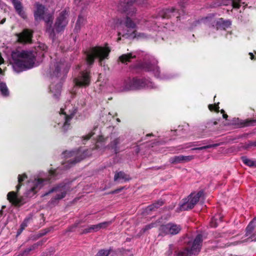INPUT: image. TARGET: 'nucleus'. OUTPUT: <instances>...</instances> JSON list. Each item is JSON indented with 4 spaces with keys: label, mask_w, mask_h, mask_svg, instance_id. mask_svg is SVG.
<instances>
[{
    "label": "nucleus",
    "mask_w": 256,
    "mask_h": 256,
    "mask_svg": "<svg viewBox=\"0 0 256 256\" xmlns=\"http://www.w3.org/2000/svg\"><path fill=\"white\" fill-rule=\"evenodd\" d=\"M36 10L34 12V18L36 20H43L46 24V32L50 36H54V30L57 32L64 30L68 20V14L66 10L62 11L57 18L54 28L52 26L53 13H48L44 6L38 3L36 4Z\"/></svg>",
    "instance_id": "f257e3e1"
},
{
    "label": "nucleus",
    "mask_w": 256,
    "mask_h": 256,
    "mask_svg": "<svg viewBox=\"0 0 256 256\" xmlns=\"http://www.w3.org/2000/svg\"><path fill=\"white\" fill-rule=\"evenodd\" d=\"M36 52L31 51H16L12 54L10 63L16 72H19L36 66L35 64Z\"/></svg>",
    "instance_id": "f03ea898"
},
{
    "label": "nucleus",
    "mask_w": 256,
    "mask_h": 256,
    "mask_svg": "<svg viewBox=\"0 0 256 256\" xmlns=\"http://www.w3.org/2000/svg\"><path fill=\"white\" fill-rule=\"evenodd\" d=\"M68 68L66 64L61 62H54L50 66V72L52 79L56 78V81L52 83L50 86V90L53 94V97L58 98L60 96L62 88V83L58 78L62 74L66 73Z\"/></svg>",
    "instance_id": "7ed1b4c3"
},
{
    "label": "nucleus",
    "mask_w": 256,
    "mask_h": 256,
    "mask_svg": "<svg viewBox=\"0 0 256 256\" xmlns=\"http://www.w3.org/2000/svg\"><path fill=\"white\" fill-rule=\"evenodd\" d=\"M110 50L108 48L96 46L92 48L86 54V61L88 64H92L94 59H98L100 64H102V61L108 59Z\"/></svg>",
    "instance_id": "20e7f679"
},
{
    "label": "nucleus",
    "mask_w": 256,
    "mask_h": 256,
    "mask_svg": "<svg viewBox=\"0 0 256 256\" xmlns=\"http://www.w3.org/2000/svg\"><path fill=\"white\" fill-rule=\"evenodd\" d=\"M202 241V236L198 234L192 243L188 244V248L178 252L176 256H196L200 251Z\"/></svg>",
    "instance_id": "39448f33"
},
{
    "label": "nucleus",
    "mask_w": 256,
    "mask_h": 256,
    "mask_svg": "<svg viewBox=\"0 0 256 256\" xmlns=\"http://www.w3.org/2000/svg\"><path fill=\"white\" fill-rule=\"evenodd\" d=\"M86 152H82L80 150L65 152L64 154L68 160L63 164L64 166L66 168H68L72 165L80 162L87 156V154H86Z\"/></svg>",
    "instance_id": "423d86ee"
},
{
    "label": "nucleus",
    "mask_w": 256,
    "mask_h": 256,
    "mask_svg": "<svg viewBox=\"0 0 256 256\" xmlns=\"http://www.w3.org/2000/svg\"><path fill=\"white\" fill-rule=\"evenodd\" d=\"M136 2L138 4H143L144 3L145 0H121L120 5L124 6V10L127 12V18L125 22L126 26L128 28H134L136 27V24L128 17L132 16L136 12V9L132 7H130L131 4Z\"/></svg>",
    "instance_id": "0eeeda50"
},
{
    "label": "nucleus",
    "mask_w": 256,
    "mask_h": 256,
    "mask_svg": "<svg viewBox=\"0 0 256 256\" xmlns=\"http://www.w3.org/2000/svg\"><path fill=\"white\" fill-rule=\"evenodd\" d=\"M143 88H156V86L152 82L146 79H138L133 78L128 80L126 83L124 88V90L135 89H140Z\"/></svg>",
    "instance_id": "6e6552de"
},
{
    "label": "nucleus",
    "mask_w": 256,
    "mask_h": 256,
    "mask_svg": "<svg viewBox=\"0 0 256 256\" xmlns=\"http://www.w3.org/2000/svg\"><path fill=\"white\" fill-rule=\"evenodd\" d=\"M141 68L146 71L152 72L155 76L160 79L168 80L170 78V77L167 76L160 75V68L157 66V61L154 58H151L149 60H145L141 64Z\"/></svg>",
    "instance_id": "1a4fd4ad"
},
{
    "label": "nucleus",
    "mask_w": 256,
    "mask_h": 256,
    "mask_svg": "<svg viewBox=\"0 0 256 256\" xmlns=\"http://www.w3.org/2000/svg\"><path fill=\"white\" fill-rule=\"evenodd\" d=\"M55 171L50 170L49 172V175L48 178L46 179L38 178L35 179L32 182H30V184L31 186L30 190L28 191V194L31 196L30 192H32V195L36 192L45 184H46L48 181L55 176Z\"/></svg>",
    "instance_id": "9d476101"
},
{
    "label": "nucleus",
    "mask_w": 256,
    "mask_h": 256,
    "mask_svg": "<svg viewBox=\"0 0 256 256\" xmlns=\"http://www.w3.org/2000/svg\"><path fill=\"white\" fill-rule=\"evenodd\" d=\"M202 194V192H199L196 194H190L188 198V200H184V202L180 205V210H188L193 208Z\"/></svg>",
    "instance_id": "9b49d317"
},
{
    "label": "nucleus",
    "mask_w": 256,
    "mask_h": 256,
    "mask_svg": "<svg viewBox=\"0 0 256 256\" xmlns=\"http://www.w3.org/2000/svg\"><path fill=\"white\" fill-rule=\"evenodd\" d=\"M70 187L69 184H60L53 188L49 193L54 192V196L52 201L58 200L65 197L66 194L70 190Z\"/></svg>",
    "instance_id": "f8f14e48"
},
{
    "label": "nucleus",
    "mask_w": 256,
    "mask_h": 256,
    "mask_svg": "<svg viewBox=\"0 0 256 256\" xmlns=\"http://www.w3.org/2000/svg\"><path fill=\"white\" fill-rule=\"evenodd\" d=\"M182 228L180 225L168 223L162 225L160 228V235L164 236L167 234H176L180 231Z\"/></svg>",
    "instance_id": "ddd939ff"
},
{
    "label": "nucleus",
    "mask_w": 256,
    "mask_h": 256,
    "mask_svg": "<svg viewBox=\"0 0 256 256\" xmlns=\"http://www.w3.org/2000/svg\"><path fill=\"white\" fill-rule=\"evenodd\" d=\"M75 84L78 86L86 87L90 84V76L88 72H82L74 80Z\"/></svg>",
    "instance_id": "4468645a"
},
{
    "label": "nucleus",
    "mask_w": 256,
    "mask_h": 256,
    "mask_svg": "<svg viewBox=\"0 0 256 256\" xmlns=\"http://www.w3.org/2000/svg\"><path fill=\"white\" fill-rule=\"evenodd\" d=\"M111 222H104L95 225H91L88 228H84L82 233L88 234L96 232L100 229L106 228L111 224Z\"/></svg>",
    "instance_id": "2eb2a0df"
},
{
    "label": "nucleus",
    "mask_w": 256,
    "mask_h": 256,
    "mask_svg": "<svg viewBox=\"0 0 256 256\" xmlns=\"http://www.w3.org/2000/svg\"><path fill=\"white\" fill-rule=\"evenodd\" d=\"M194 158V156H183L178 155L171 157L169 162L171 164H178L188 162L192 160Z\"/></svg>",
    "instance_id": "dca6fc26"
},
{
    "label": "nucleus",
    "mask_w": 256,
    "mask_h": 256,
    "mask_svg": "<svg viewBox=\"0 0 256 256\" xmlns=\"http://www.w3.org/2000/svg\"><path fill=\"white\" fill-rule=\"evenodd\" d=\"M60 116L64 122L62 124V128L64 130H66L70 126V121L72 118L74 113L70 114H67L66 112H64V110L61 108Z\"/></svg>",
    "instance_id": "f3484780"
},
{
    "label": "nucleus",
    "mask_w": 256,
    "mask_h": 256,
    "mask_svg": "<svg viewBox=\"0 0 256 256\" xmlns=\"http://www.w3.org/2000/svg\"><path fill=\"white\" fill-rule=\"evenodd\" d=\"M213 26L215 27L216 30L222 29L226 30L230 26L232 23L229 20H224L222 18H220L217 20L212 22Z\"/></svg>",
    "instance_id": "a211bd4d"
},
{
    "label": "nucleus",
    "mask_w": 256,
    "mask_h": 256,
    "mask_svg": "<svg viewBox=\"0 0 256 256\" xmlns=\"http://www.w3.org/2000/svg\"><path fill=\"white\" fill-rule=\"evenodd\" d=\"M32 38V32L28 30H24L18 35V39L22 42H30Z\"/></svg>",
    "instance_id": "6ab92c4d"
},
{
    "label": "nucleus",
    "mask_w": 256,
    "mask_h": 256,
    "mask_svg": "<svg viewBox=\"0 0 256 256\" xmlns=\"http://www.w3.org/2000/svg\"><path fill=\"white\" fill-rule=\"evenodd\" d=\"M8 199L14 205H19L22 202V198H18L17 194L14 192H11L8 194Z\"/></svg>",
    "instance_id": "aec40b11"
},
{
    "label": "nucleus",
    "mask_w": 256,
    "mask_h": 256,
    "mask_svg": "<svg viewBox=\"0 0 256 256\" xmlns=\"http://www.w3.org/2000/svg\"><path fill=\"white\" fill-rule=\"evenodd\" d=\"M130 179L129 176L122 172H116L114 176V180L115 182H126Z\"/></svg>",
    "instance_id": "412c9836"
},
{
    "label": "nucleus",
    "mask_w": 256,
    "mask_h": 256,
    "mask_svg": "<svg viewBox=\"0 0 256 256\" xmlns=\"http://www.w3.org/2000/svg\"><path fill=\"white\" fill-rule=\"evenodd\" d=\"M12 4L18 14L23 18H24L25 14L22 10L21 2L18 0H12Z\"/></svg>",
    "instance_id": "4be33fe9"
},
{
    "label": "nucleus",
    "mask_w": 256,
    "mask_h": 256,
    "mask_svg": "<svg viewBox=\"0 0 256 256\" xmlns=\"http://www.w3.org/2000/svg\"><path fill=\"white\" fill-rule=\"evenodd\" d=\"M120 142V138H114L111 140L110 144L108 145V146L110 148L114 150L115 153H117L118 152V145Z\"/></svg>",
    "instance_id": "5701e85b"
},
{
    "label": "nucleus",
    "mask_w": 256,
    "mask_h": 256,
    "mask_svg": "<svg viewBox=\"0 0 256 256\" xmlns=\"http://www.w3.org/2000/svg\"><path fill=\"white\" fill-rule=\"evenodd\" d=\"M136 58V56L132 53H130L122 55L119 57V60L122 62L126 64L128 62H130L132 59Z\"/></svg>",
    "instance_id": "b1692460"
},
{
    "label": "nucleus",
    "mask_w": 256,
    "mask_h": 256,
    "mask_svg": "<svg viewBox=\"0 0 256 256\" xmlns=\"http://www.w3.org/2000/svg\"><path fill=\"white\" fill-rule=\"evenodd\" d=\"M40 244V242H38L30 246V247L28 248L23 252L22 254V256H28L30 252L36 249Z\"/></svg>",
    "instance_id": "393cba45"
},
{
    "label": "nucleus",
    "mask_w": 256,
    "mask_h": 256,
    "mask_svg": "<svg viewBox=\"0 0 256 256\" xmlns=\"http://www.w3.org/2000/svg\"><path fill=\"white\" fill-rule=\"evenodd\" d=\"M0 91L4 96H8L9 94L8 87L4 82L0 83Z\"/></svg>",
    "instance_id": "a878e982"
},
{
    "label": "nucleus",
    "mask_w": 256,
    "mask_h": 256,
    "mask_svg": "<svg viewBox=\"0 0 256 256\" xmlns=\"http://www.w3.org/2000/svg\"><path fill=\"white\" fill-rule=\"evenodd\" d=\"M176 10L175 8H172L170 9H168L164 10V14L162 15L163 18H170L172 15L174 16L172 14Z\"/></svg>",
    "instance_id": "bb28decb"
},
{
    "label": "nucleus",
    "mask_w": 256,
    "mask_h": 256,
    "mask_svg": "<svg viewBox=\"0 0 256 256\" xmlns=\"http://www.w3.org/2000/svg\"><path fill=\"white\" fill-rule=\"evenodd\" d=\"M118 30H119L118 36L122 34V36H126V38H130V37L136 38V34L135 31L132 32V34H130L128 30L127 31V32H120V29H119Z\"/></svg>",
    "instance_id": "cd10ccee"
},
{
    "label": "nucleus",
    "mask_w": 256,
    "mask_h": 256,
    "mask_svg": "<svg viewBox=\"0 0 256 256\" xmlns=\"http://www.w3.org/2000/svg\"><path fill=\"white\" fill-rule=\"evenodd\" d=\"M164 202L162 200H158L157 202L149 206L147 208L148 210H154L156 208H157L160 206H162Z\"/></svg>",
    "instance_id": "c85d7f7f"
},
{
    "label": "nucleus",
    "mask_w": 256,
    "mask_h": 256,
    "mask_svg": "<svg viewBox=\"0 0 256 256\" xmlns=\"http://www.w3.org/2000/svg\"><path fill=\"white\" fill-rule=\"evenodd\" d=\"M242 161L244 164L250 166H256V161L252 160L250 159L247 158H246L243 157L242 158Z\"/></svg>",
    "instance_id": "c756f323"
},
{
    "label": "nucleus",
    "mask_w": 256,
    "mask_h": 256,
    "mask_svg": "<svg viewBox=\"0 0 256 256\" xmlns=\"http://www.w3.org/2000/svg\"><path fill=\"white\" fill-rule=\"evenodd\" d=\"M218 146H219L218 144H208V145L201 146V147L194 148L192 149V150H206V149L210 148H215Z\"/></svg>",
    "instance_id": "7c9ffc66"
},
{
    "label": "nucleus",
    "mask_w": 256,
    "mask_h": 256,
    "mask_svg": "<svg viewBox=\"0 0 256 256\" xmlns=\"http://www.w3.org/2000/svg\"><path fill=\"white\" fill-rule=\"evenodd\" d=\"M27 178V176L26 175L24 174L22 175H20L19 174L18 176V185L16 186V190H17L18 191V190L20 188L22 184H21V183L22 182L24 181V179H26V178Z\"/></svg>",
    "instance_id": "2f4dec72"
},
{
    "label": "nucleus",
    "mask_w": 256,
    "mask_h": 256,
    "mask_svg": "<svg viewBox=\"0 0 256 256\" xmlns=\"http://www.w3.org/2000/svg\"><path fill=\"white\" fill-rule=\"evenodd\" d=\"M84 22V18L80 16H78V20L76 22L74 30L78 32L80 28V24H82Z\"/></svg>",
    "instance_id": "473e14b6"
},
{
    "label": "nucleus",
    "mask_w": 256,
    "mask_h": 256,
    "mask_svg": "<svg viewBox=\"0 0 256 256\" xmlns=\"http://www.w3.org/2000/svg\"><path fill=\"white\" fill-rule=\"evenodd\" d=\"M256 220V218H254L253 221L252 222L247 226L246 228V236H248L250 234L254 226H252V224Z\"/></svg>",
    "instance_id": "72a5a7b5"
},
{
    "label": "nucleus",
    "mask_w": 256,
    "mask_h": 256,
    "mask_svg": "<svg viewBox=\"0 0 256 256\" xmlns=\"http://www.w3.org/2000/svg\"><path fill=\"white\" fill-rule=\"evenodd\" d=\"M110 254V250H101L96 254V256H108Z\"/></svg>",
    "instance_id": "f704fd0d"
},
{
    "label": "nucleus",
    "mask_w": 256,
    "mask_h": 256,
    "mask_svg": "<svg viewBox=\"0 0 256 256\" xmlns=\"http://www.w3.org/2000/svg\"><path fill=\"white\" fill-rule=\"evenodd\" d=\"M30 218H26L23 222L22 224L20 226V232H21L24 229V228L27 226V224L28 222L30 220Z\"/></svg>",
    "instance_id": "c9c22d12"
},
{
    "label": "nucleus",
    "mask_w": 256,
    "mask_h": 256,
    "mask_svg": "<svg viewBox=\"0 0 256 256\" xmlns=\"http://www.w3.org/2000/svg\"><path fill=\"white\" fill-rule=\"evenodd\" d=\"M94 133L92 132H90L88 133V134L86 135L85 136H84L82 137V140L86 141L88 140H89L94 134Z\"/></svg>",
    "instance_id": "e433bc0d"
},
{
    "label": "nucleus",
    "mask_w": 256,
    "mask_h": 256,
    "mask_svg": "<svg viewBox=\"0 0 256 256\" xmlns=\"http://www.w3.org/2000/svg\"><path fill=\"white\" fill-rule=\"evenodd\" d=\"M154 226L155 224L153 223L146 226L144 228L142 229L143 232H146V230L152 228L154 227Z\"/></svg>",
    "instance_id": "4c0bfd02"
},
{
    "label": "nucleus",
    "mask_w": 256,
    "mask_h": 256,
    "mask_svg": "<svg viewBox=\"0 0 256 256\" xmlns=\"http://www.w3.org/2000/svg\"><path fill=\"white\" fill-rule=\"evenodd\" d=\"M208 108H209L210 110H214L216 111H218L219 107L218 105L210 104L208 106Z\"/></svg>",
    "instance_id": "58836bf2"
},
{
    "label": "nucleus",
    "mask_w": 256,
    "mask_h": 256,
    "mask_svg": "<svg viewBox=\"0 0 256 256\" xmlns=\"http://www.w3.org/2000/svg\"><path fill=\"white\" fill-rule=\"evenodd\" d=\"M232 6L234 8H238L240 6L239 2L234 0L232 2Z\"/></svg>",
    "instance_id": "ea45409f"
},
{
    "label": "nucleus",
    "mask_w": 256,
    "mask_h": 256,
    "mask_svg": "<svg viewBox=\"0 0 256 256\" xmlns=\"http://www.w3.org/2000/svg\"><path fill=\"white\" fill-rule=\"evenodd\" d=\"M173 247H174V246L172 244H170L169 246V250H168V252H167L169 256H170L172 254Z\"/></svg>",
    "instance_id": "a19ab883"
},
{
    "label": "nucleus",
    "mask_w": 256,
    "mask_h": 256,
    "mask_svg": "<svg viewBox=\"0 0 256 256\" xmlns=\"http://www.w3.org/2000/svg\"><path fill=\"white\" fill-rule=\"evenodd\" d=\"M114 22V20H110L108 22V26H110V27L114 28H116V25H113L112 24Z\"/></svg>",
    "instance_id": "79ce46f5"
},
{
    "label": "nucleus",
    "mask_w": 256,
    "mask_h": 256,
    "mask_svg": "<svg viewBox=\"0 0 256 256\" xmlns=\"http://www.w3.org/2000/svg\"><path fill=\"white\" fill-rule=\"evenodd\" d=\"M146 38V36L143 33H140L137 36L138 38Z\"/></svg>",
    "instance_id": "37998d69"
},
{
    "label": "nucleus",
    "mask_w": 256,
    "mask_h": 256,
    "mask_svg": "<svg viewBox=\"0 0 256 256\" xmlns=\"http://www.w3.org/2000/svg\"><path fill=\"white\" fill-rule=\"evenodd\" d=\"M40 48L42 49V50H46L47 49V46L44 44H41L40 46Z\"/></svg>",
    "instance_id": "c03bdc74"
},
{
    "label": "nucleus",
    "mask_w": 256,
    "mask_h": 256,
    "mask_svg": "<svg viewBox=\"0 0 256 256\" xmlns=\"http://www.w3.org/2000/svg\"><path fill=\"white\" fill-rule=\"evenodd\" d=\"M103 140H104V138L102 136H100L98 138V142H102Z\"/></svg>",
    "instance_id": "a18cd8bd"
},
{
    "label": "nucleus",
    "mask_w": 256,
    "mask_h": 256,
    "mask_svg": "<svg viewBox=\"0 0 256 256\" xmlns=\"http://www.w3.org/2000/svg\"><path fill=\"white\" fill-rule=\"evenodd\" d=\"M213 222H214V221L212 222V226L216 227L217 226V225H218V222H215L214 224H213Z\"/></svg>",
    "instance_id": "49530a36"
},
{
    "label": "nucleus",
    "mask_w": 256,
    "mask_h": 256,
    "mask_svg": "<svg viewBox=\"0 0 256 256\" xmlns=\"http://www.w3.org/2000/svg\"><path fill=\"white\" fill-rule=\"evenodd\" d=\"M256 122V120H252L249 122L250 124H248L247 125H250V124H253V123Z\"/></svg>",
    "instance_id": "de8ad7c7"
},
{
    "label": "nucleus",
    "mask_w": 256,
    "mask_h": 256,
    "mask_svg": "<svg viewBox=\"0 0 256 256\" xmlns=\"http://www.w3.org/2000/svg\"><path fill=\"white\" fill-rule=\"evenodd\" d=\"M249 54L250 56V59L252 60L254 59V55L252 53L250 52Z\"/></svg>",
    "instance_id": "09e8293b"
},
{
    "label": "nucleus",
    "mask_w": 256,
    "mask_h": 256,
    "mask_svg": "<svg viewBox=\"0 0 256 256\" xmlns=\"http://www.w3.org/2000/svg\"><path fill=\"white\" fill-rule=\"evenodd\" d=\"M228 116L226 114H223V118H224L226 119L228 118Z\"/></svg>",
    "instance_id": "8fccbe9b"
},
{
    "label": "nucleus",
    "mask_w": 256,
    "mask_h": 256,
    "mask_svg": "<svg viewBox=\"0 0 256 256\" xmlns=\"http://www.w3.org/2000/svg\"><path fill=\"white\" fill-rule=\"evenodd\" d=\"M5 21H6V19L4 18V19H2V20L1 22H0V24H4L5 22Z\"/></svg>",
    "instance_id": "3c124183"
},
{
    "label": "nucleus",
    "mask_w": 256,
    "mask_h": 256,
    "mask_svg": "<svg viewBox=\"0 0 256 256\" xmlns=\"http://www.w3.org/2000/svg\"><path fill=\"white\" fill-rule=\"evenodd\" d=\"M121 25H122V22H120L119 24H116V26H117L118 27H119V26L120 27Z\"/></svg>",
    "instance_id": "603ef678"
},
{
    "label": "nucleus",
    "mask_w": 256,
    "mask_h": 256,
    "mask_svg": "<svg viewBox=\"0 0 256 256\" xmlns=\"http://www.w3.org/2000/svg\"><path fill=\"white\" fill-rule=\"evenodd\" d=\"M252 146H256V142H253L252 144Z\"/></svg>",
    "instance_id": "864d4df0"
},
{
    "label": "nucleus",
    "mask_w": 256,
    "mask_h": 256,
    "mask_svg": "<svg viewBox=\"0 0 256 256\" xmlns=\"http://www.w3.org/2000/svg\"><path fill=\"white\" fill-rule=\"evenodd\" d=\"M221 112H222V113H224V110H221Z\"/></svg>",
    "instance_id": "5fc2aeb1"
},
{
    "label": "nucleus",
    "mask_w": 256,
    "mask_h": 256,
    "mask_svg": "<svg viewBox=\"0 0 256 256\" xmlns=\"http://www.w3.org/2000/svg\"><path fill=\"white\" fill-rule=\"evenodd\" d=\"M120 40V38H118V40Z\"/></svg>",
    "instance_id": "6e6d98bb"
},
{
    "label": "nucleus",
    "mask_w": 256,
    "mask_h": 256,
    "mask_svg": "<svg viewBox=\"0 0 256 256\" xmlns=\"http://www.w3.org/2000/svg\"><path fill=\"white\" fill-rule=\"evenodd\" d=\"M75 1L80 2L81 0H74Z\"/></svg>",
    "instance_id": "4d7b16f0"
},
{
    "label": "nucleus",
    "mask_w": 256,
    "mask_h": 256,
    "mask_svg": "<svg viewBox=\"0 0 256 256\" xmlns=\"http://www.w3.org/2000/svg\"><path fill=\"white\" fill-rule=\"evenodd\" d=\"M150 135H151L150 134H147L146 136H150Z\"/></svg>",
    "instance_id": "13d9d810"
},
{
    "label": "nucleus",
    "mask_w": 256,
    "mask_h": 256,
    "mask_svg": "<svg viewBox=\"0 0 256 256\" xmlns=\"http://www.w3.org/2000/svg\"><path fill=\"white\" fill-rule=\"evenodd\" d=\"M216 219H217V218H214V220H216Z\"/></svg>",
    "instance_id": "bf43d9fd"
},
{
    "label": "nucleus",
    "mask_w": 256,
    "mask_h": 256,
    "mask_svg": "<svg viewBox=\"0 0 256 256\" xmlns=\"http://www.w3.org/2000/svg\"><path fill=\"white\" fill-rule=\"evenodd\" d=\"M117 120L118 121V122L120 121L118 118L117 119Z\"/></svg>",
    "instance_id": "052dcab7"
}]
</instances>
